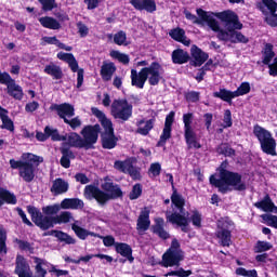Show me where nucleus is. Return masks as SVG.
I'll use <instances>...</instances> for the list:
<instances>
[{"label":"nucleus","mask_w":277,"mask_h":277,"mask_svg":"<svg viewBox=\"0 0 277 277\" xmlns=\"http://www.w3.org/2000/svg\"><path fill=\"white\" fill-rule=\"evenodd\" d=\"M39 3H41L42 10L44 12H51V10L57 8V3H55V0H39Z\"/></svg>","instance_id":"5fc2aeb1"},{"label":"nucleus","mask_w":277,"mask_h":277,"mask_svg":"<svg viewBox=\"0 0 277 277\" xmlns=\"http://www.w3.org/2000/svg\"><path fill=\"white\" fill-rule=\"evenodd\" d=\"M136 133H138V135H148L150 131H153V128L155 127V119H141L136 121Z\"/></svg>","instance_id":"a878e982"},{"label":"nucleus","mask_w":277,"mask_h":277,"mask_svg":"<svg viewBox=\"0 0 277 277\" xmlns=\"http://www.w3.org/2000/svg\"><path fill=\"white\" fill-rule=\"evenodd\" d=\"M184 122V133L186 144L189 148H200V145L196 142V133H194V129H192V122H194V115L188 113L183 115Z\"/></svg>","instance_id":"dca6fc26"},{"label":"nucleus","mask_w":277,"mask_h":277,"mask_svg":"<svg viewBox=\"0 0 277 277\" xmlns=\"http://www.w3.org/2000/svg\"><path fill=\"white\" fill-rule=\"evenodd\" d=\"M115 248L118 254H120L121 256H124L126 259H129L130 261H133V258H131L133 254V250L131 249V246L124 242H116Z\"/></svg>","instance_id":"c9c22d12"},{"label":"nucleus","mask_w":277,"mask_h":277,"mask_svg":"<svg viewBox=\"0 0 277 277\" xmlns=\"http://www.w3.org/2000/svg\"><path fill=\"white\" fill-rule=\"evenodd\" d=\"M271 77H277V56L274 58L273 64H268Z\"/></svg>","instance_id":"338daca9"},{"label":"nucleus","mask_w":277,"mask_h":277,"mask_svg":"<svg viewBox=\"0 0 277 277\" xmlns=\"http://www.w3.org/2000/svg\"><path fill=\"white\" fill-rule=\"evenodd\" d=\"M0 119L2 122L1 129H6V131H14V121L10 119V116H8L6 109H0Z\"/></svg>","instance_id":"58836bf2"},{"label":"nucleus","mask_w":277,"mask_h":277,"mask_svg":"<svg viewBox=\"0 0 277 277\" xmlns=\"http://www.w3.org/2000/svg\"><path fill=\"white\" fill-rule=\"evenodd\" d=\"M61 153L63 155L61 158V166L63 168H70V159H75V154L68 148V146H66V143H63Z\"/></svg>","instance_id":"7c9ffc66"},{"label":"nucleus","mask_w":277,"mask_h":277,"mask_svg":"<svg viewBox=\"0 0 277 277\" xmlns=\"http://www.w3.org/2000/svg\"><path fill=\"white\" fill-rule=\"evenodd\" d=\"M41 44H54L55 47H60V41L57 37H42Z\"/></svg>","instance_id":"0e129e2a"},{"label":"nucleus","mask_w":277,"mask_h":277,"mask_svg":"<svg viewBox=\"0 0 277 277\" xmlns=\"http://www.w3.org/2000/svg\"><path fill=\"white\" fill-rule=\"evenodd\" d=\"M62 211V203H55L52 206H45L42 208V213L49 217V215H57Z\"/></svg>","instance_id":"c03bdc74"},{"label":"nucleus","mask_w":277,"mask_h":277,"mask_svg":"<svg viewBox=\"0 0 277 277\" xmlns=\"http://www.w3.org/2000/svg\"><path fill=\"white\" fill-rule=\"evenodd\" d=\"M83 207H84L83 200L79 198H65L61 202L62 209L77 210V209H83Z\"/></svg>","instance_id":"c756f323"},{"label":"nucleus","mask_w":277,"mask_h":277,"mask_svg":"<svg viewBox=\"0 0 277 277\" xmlns=\"http://www.w3.org/2000/svg\"><path fill=\"white\" fill-rule=\"evenodd\" d=\"M110 57H113V60H118L121 64H129L130 62L129 55L116 50L110 52Z\"/></svg>","instance_id":"09e8293b"},{"label":"nucleus","mask_w":277,"mask_h":277,"mask_svg":"<svg viewBox=\"0 0 277 277\" xmlns=\"http://www.w3.org/2000/svg\"><path fill=\"white\" fill-rule=\"evenodd\" d=\"M65 124H69L71 129H78L81 127V119L79 117H75L74 119H65Z\"/></svg>","instance_id":"e2e57ef3"},{"label":"nucleus","mask_w":277,"mask_h":277,"mask_svg":"<svg viewBox=\"0 0 277 277\" xmlns=\"http://www.w3.org/2000/svg\"><path fill=\"white\" fill-rule=\"evenodd\" d=\"M256 8L259 11L264 13L265 16L268 14H276L277 11V2L274 0H261L256 3Z\"/></svg>","instance_id":"b1692460"},{"label":"nucleus","mask_w":277,"mask_h":277,"mask_svg":"<svg viewBox=\"0 0 277 277\" xmlns=\"http://www.w3.org/2000/svg\"><path fill=\"white\" fill-rule=\"evenodd\" d=\"M6 90L10 96H13V98H15L16 101H23V88L16 84V81L12 84H9Z\"/></svg>","instance_id":"a19ab883"},{"label":"nucleus","mask_w":277,"mask_h":277,"mask_svg":"<svg viewBox=\"0 0 277 277\" xmlns=\"http://www.w3.org/2000/svg\"><path fill=\"white\" fill-rule=\"evenodd\" d=\"M98 133H101V126H88L81 131L82 138V146L87 150L92 148L96 142H98Z\"/></svg>","instance_id":"2eb2a0df"},{"label":"nucleus","mask_w":277,"mask_h":277,"mask_svg":"<svg viewBox=\"0 0 277 277\" xmlns=\"http://www.w3.org/2000/svg\"><path fill=\"white\" fill-rule=\"evenodd\" d=\"M255 207L258 209H262V211H265V212L276 213V215L263 214L262 220H264V222H266L268 226H273V228H277V207L274 206V202H272L269 195H266L262 201L256 202Z\"/></svg>","instance_id":"9d476101"},{"label":"nucleus","mask_w":277,"mask_h":277,"mask_svg":"<svg viewBox=\"0 0 277 277\" xmlns=\"http://www.w3.org/2000/svg\"><path fill=\"white\" fill-rule=\"evenodd\" d=\"M217 230L216 236L221 241V246L227 247L230 246L232 240H230V230L226 229L228 228V223L224 221H219L217 222Z\"/></svg>","instance_id":"aec40b11"},{"label":"nucleus","mask_w":277,"mask_h":277,"mask_svg":"<svg viewBox=\"0 0 277 277\" xmlns=\"http://www.w3.org/2000/svg\"><path fill=\"white\" fill-rule=\"evenodd\" d=\"M44 161V158L34 154H23L22 160L11 159L9 161L12 170H18V175L25 183H31L36 179V168Z\"/></svg>","instance_id":"20e7f679"},{"label":"nucleus","mask_w":277,"mask_h":277,"mask_svg":"<svg viewBox=\"0 0 277 277\" xmlns=\"http://www.w3.org/2000/svg\"><path fill=\"white\" fill-rule=\"evenodd\" d=\"M5 241H8V232H5V228L0 226V254L2 255L8 254Z\"/></svg>","instance_id":"de8ad7c7"},{"label":"nucleus","mask_w":277,"mask_h":277,"mask_svg":"<svg viewBox=\"0 0 277 277\" xmlns=\"http://www.w3.org/2000/svg\"><path fill=\"white\" fill-rule=\"evenodd\" d=\"M265 21H266L267 25H269L271 27H277L276 13L266 15Z\"/></svg>","instance_id":"774afa93"},{"label":"nucleus","mask_w":277,"mask_h":277,"mask_svg":"<svg viewBox=\"0 0 277 277\" xmlns=\"http://www.w3.org/2000/svg\"><path fill=\"white\" fill-rule=\"evenodd\" d=\"M55 110L57 111V115L60 118L66 122L68 118H72L75 116V107L70 104H60L55 106Z\"/></svg>","instance_id":"393cba45"},{"label":"nucleus","mask_w":277,"mask_h":277,"mask_svg":"<svg viewBox=\"0 0 277 277\" xmlns=\"http://www.w3.org/2000/svg\"><path fill=\"white\" fill-rule=\"evenodd\" d=\"M16 205V195L8 189L0 187V207L3 205Z\"/></svg>","instance_id":"f704fd0d"},{"label":"nucleus","mask_w":277,"mask_h":277,"mask_svg":"<svg viewBox=\"0 0 277 277\" xmlns=\"http://www.w3.org/2000/svg\"><path fill=\"white\" fill-rule=\"evenodd\" d=\"M149 173L153 176H159L161 174V164L159 162H154L150 164Z\"/></svg>","instance_id":"680f3d73"},{"label":"nucleus","mask_w":277,"mask_h":277,"mask_svg":"<svg viewBox=\"0 0 277 277\" xmlns=\"http://www.w3.org/2000/svg\"><path fill=\"white\" fill-rule=\"evenodd\" d=\"M114 167L116 170H119V172L130 174V176L135 181L140 179V170L133 166V161L131 159H127L124 161L117 160L115 161Z\"/></svg>","instance_id":"f3484780"},{"label":"nucleus","mask_w":277,"mask_h":277,"mask_svg":"<svg viewBox=\"0 0 277 277\" xmlns=\"http://www.w3.org/2000/svg\"><path fill=\"white\" fill-rule=\"evenodd\" d=\"M74 233L77 238L81 239L82 241H84V239H88V237H100L98 234L78 226L74 227Z\"/></svg>","instance_id":"79ce46f5"},{"label":"nucleus","mask_w":277,"mask_h":277,"mask_svg":"<svg viewBox=\"0 0 277 277\" xmlns=\"http://www.w3.org/2000/svg\"><path fill=\"white\" fill-rule=\"evenodd\" d=\"M131 5H133L134 10H145V12H156L157 11V3L155 0H130Z\"/></svg>","instance_id":"412c9836"},{"label":"nucleus","mask_w":277,"mask_h":277,"mask_svg":"<svg viewBox=\"0 0 277 277\" xmlns=\"http://www.w3.org/2000/svg\"><path fill=\"white\" fill-rule=\"evenodd\" d=\"M55 237L60 239V241H64L67 245H75V238L70 237L68 234L64 232H55Z\"/></svg>","instance_id":"3c124183"},{"label":"nucleus","mask_w":277,"mask_h":277,"mask_svg":"<svg viewBox=\"0 0 277 277\" xmlns=\"http://www.w3.org/2000/svg\"><path fill=\"white\" fill-rule=\"evenodd\" d=\"M102 189H104V192L94 185H87L84 188V197L87 200H96L98 205H106L111 198H120V196H122L120 187L114 185V182L107 177L102 184Z\"/></svg>","instance_id":"7ed1b4c3"},{"label":"nucleus","mask_w":277,"mask_h":277,"mask_svg":"<svg viewBox=\"0 0 277 277\" xmlns=\"http://www.w3.org/2000/svg\"><path fill=\"white\" fill-rule=\"evenodd\" d=\"M39 23L45 29H54L55 30V29H60V27H62V25L60 24V22H57V19H55L53 17H49V16L40 17Z\"/></svg>","instance_id":"ea45409f"},{"label":"nucleus","mask_w":277,"mask_h":277,"mask_svg":"<svg viewBox=\"0 0 277 277\" xmlns=\"http://www.w3.org/2000/svg\"><path fill=\"white\" fill-rule=\"evenodd\" d=\"M228 162L223 161L219 168V179L211 175L210 183L217 187L221 194H228V192H246V182H243L241 174L226 170Z\"/></svg>","instance_id":"f03ea898"},{"label":"nucleus","mask_w":277,"mask_h":277,"mask_svg":"<svg viewBox=\"0 0 277 277\" xmlns=\"http://www.w3.org/2000/svg\"><path fill=\"white\" fill-rule=\"evenodd\" d=\"M137 230L146 232L150 228V208L145 207L137 219Z\"/></svg>","instance_id":"4be33fe9"},{"label":"nucleus","mask_w":277,"mask_h":277,"mask_svg":"<svg viewBox=\"0 0 277 277\" xmlns=\"http://www.w3.org/2000/svg\"><path fill=\"white\" fill-rule=\"evenodd\" d=\"M164 276L189 277L192 276V271H185L183 267H180L176 271H171L167 273Z\"/></svg>","instance_id":"603ef678"},{"label":"nucleus","mask_w":277,"mask_h":277,"mask_svg":"<svg viewBox=\"0 0 277 277\" xmlns=\"http://www.w3.org/2000/svg\"><path fill=\"white\" fill-rule=\"evenodd\" d=\"M267 250H272V243L265 241H258L255 246V252H267Z\"/></svg>","instance_id":"4d7b16f0"},{"label":"nucleus","mask_w":277,"mask_h":277,"mask_svg":"<svg viewBox=\"0 0 277 277\" xmlns=\"http://www.w3.org/2000/svg\"><path fill=\"white\" fill-rule=\"evenodd\" d=\"M142 196V185L135 184L129 195L130 200H137Z\"/></svg>","instance_id":"6e6d98bb"},{"label":"nucleus","mask_w":277,"mask_h":277,"mask_svg":"<svg viewBox=\"0 0 277 277\" xmlns=\"http://www.w3.org/2000/svg\"><path fill=\"white\" fill-rule=\"evenodd\" d=\"M143 72L149 85H159V81L163 79V67L157 62H153L149 66L143 68Z\"/></svg>","instance_id":"4468645a"},{"label":"nucleus","mask_w":277,"mask_h":277,"mask_svg":"<svg viewBox=\"0 0 277 277\" xmlns=\"http://www.w3.org/2000/svg\"><path fill=\"white\" fill-rule=\"evenodd\" d=\"M171 202L176 207V209L180 211L174 212L172 214L167 213V220L171 222V224H176L177 226H181L183 233L189 232V216L185 214V199H183V196H181L176 190L173 192L171 196Z\"/></svg>","instance_id":"423d86ee"},{"label":"nucleus","mask_w":277,"mask_h":277,"mask_svg":"<svg viewBox=\"0 0 277 277\" xmlns=\"http://www.w3.org/2000/svg\"><path fill=\"white\" fill-rule=\"evenodd\" d=\"M57 57L62 60V62H66L72 72H77L76 88H81V85H83V69H79V63L77 58H75V55L72 53L58 52Z\"/></svg>","instance_id":"ddd939ff"},{"label":"nucleus","mask_w":277,"mask_h":277,"mask_svg":"<svg viewBox=\"0 0 277 277\" xmlns=\"http://www.w3.org/2000/svg\"><path fill=\"white\" fill-rule=\"evenodd\" d=\"M173 64H187L189 62V54L181 49L172 52Z\"/></svg>","instance_id":"4c0bfd02"},{"label":"nucleus","mask_w":277,"mask_h":277,"mask_svg":"<svg viewBox=\"0 0 277 277\" xmlns=\"http://www.w3.org/2000/svg\"><path fill=\"white\" fill-rule=\"evenodd\" d=\"M169 36L173 40H176L177 42H182L185 47H189L192 44V41L185 36V30L181 28H175L169 32Z\"/></svg>","instance_id":"2f4dec72"},{"label":"nucleus","mask_w":277,"mask_h":277,"mask_svg":"<svg viewBox=\"0 0 277 277\" xmlns=\"http://www.w3.org/2000/svg\"><path fill=\"white\" fill-rule=\"evenodd\" d=\"M237 276H245V277H259V274L256 273V269L248 271L243 267H238L236 269Z\"/></svg>","instance_id":"864d4df0"},{"label":"nucleus","mask_w":277,"mask_h":277,"mask_svg":"<svg viewBox=\"0 0 277 277\" xmlns=\"http://www.w3.org/2000/svg\"><path fill=\"white\" fill-rule=\"evenodd\" d=\"M253 134L259 140L262 151L276 157V138L272 136V132L261 126H254Z\"/></svg>","instance_id":"1a4fd4ad"},{"label":"nucleus","mask_w":277,"mask_h":277,"mask_svg":"<svg viewBox=\"0 0 277 277\" xmlns=\"http://www.w3.org/2000/svg\"><path fill=\"white\" fill-rule=\"evenodd\" d=\"M27 211L29 215H31L32 222L41 228V230H49V228H53L54 224H68L70 222H75V217L71 212L64 211L58 215L54 216H44L40 210H38L34 206H28Z\"/></svg>","instance_id":"39448f33"},{"label":"nucleus","mask_w":277,"mask_h":277,"mask_svg":"<svg viewBox=\"0 0 277 277\" xmlns=\"http://www.w3.org/2000/svg\"><path fill=\"white\" fill-rule=\"evenodd\" d=\"M114 42L118 47H129V41H127V32L120 30L114 35Z\"/></svg>","instance_id":"a18cd8bd"},{"label":"nucleus","mask_w":277,"mask_h":277,"mask_svg":"<svg viewBox=\"0 0 277 277\" xmlns=\"http://www.w3.org/2000/svg\"><path fill=\"white\" fill-rule=\"evenodd\" d=\"M274 55H276L274 53V45L273 44H266L265 49H264V58H263V64H265L266 66H269V62H272V60H274Z\"/></svg>","instance_id":"49530a36"},{"label":"nucleus","mask_w":277,"mask_h":277,"mask_svg":"<svg viewBox=\"0 0 277 277\" xmlns=\"http://www.w3.org/2000/svg\"><path fill=\"white\" fill-rule=\"evenodd\" d=\"M15 273L18 277L31 274V268L29 267L27 260H25V258L22 255H17L16 258Z\"/></svg>","instance_id":"cd10ccee"},{"label":"nucleus","mask_w":277,"mask_h":277,"mask_svg":"<svg viewBox=\"0 0 277 277\" xmlns=\"http://www.w3.org/2000/svg\"><path fill=\"white\" fill-rule=\"evenodd\" d=\"M215 16L222 22L224 29L220 27V23L211 17L209 18V27L212 31H216L219 40H222L223 42H232L233 44L239 42L248 44V37L238 31L243 28V24L239 22V16H237L235 12L224 11L216 13Z\"/></svg>","instance_id":"f257e3e1"},{"label":"nucleus","mask_w":277,"mask_h":277,"mask_svg":"<svg viewBox=\"0 0 277 277\" xmlns=\"http://www.w3.org/2000/svg\"><path fill=\"white\" fill-rule=\"evenodd\" d=\"M146 75L144 74V69H141L137 72L136 69L131 70V83L134 88L138 90H144V85L146 84Z\"/></svg>","instance_id":"5701e85b"},{"label":"nucleus","mask_w":277,"mask_h":277,"mask_svg":"<svg viewBox=\"0 0 277 277\" xmlns=\"http://www.w3.org/2000/svg\"><path fill=\"white\" fill-rule=\"evenodd\" d=\"M185 261V252L181 250V242L173 239L170 248L162 254L161 267H180L181 262Z\"/></svg>","instance_id":"6e6552de"},{"label":"nucleus","mask_w":277,"mask_h":277,"mask_svg":"<svg viewBox=\"0 0 277 277\" xmlns=\"http://www.w3.org/2000/svg\"><path fill=\"white\" fill-rule=\"evenodd\" d=\"M190 55L193 57V63L195 64V66H202L203 62H207V58L209 57V55H207V53L200 50V48H198L197 45L192 47Z\"/></svg>","instance_id":"bb28decb"},{"label":"nucleus","mask_w":277,"mask_h":277,"mask_svg":"<svg viewBox=\"0 0 277 277\" xmlns=\"http://www.w3.org/2000/svg\"><path fill=\"white\" fill-rule=\"evenodd\" d=\"M44 133H47L48 137H51L53 142H66V136L60 135L57 129H53L48 126L44 128Z\"/></svg>","instance_id":"37998d69"},{"label":"nucleus","mask_w":277,"mask_h":277,"mask_svg":"<svg viewBox=\"0 0 277 277\" xmlns=\"http://www.w3.org/2000/svg\"><path fill=\"white\" fill-rule=\"evenodd\" d=\"M250 92V83L242 82L236 91H228L226 89H221L219 92H214L213 96L215 98H221V101H225V103H233V98H237L239 96H243L249 94Z\"/></svg>","instance_id":"f8f14e48"},{"label":"nucleus","mask_w":277,"mask_h":277,"mask_svg":"<svg viewBox=\"0 0 277 277\" xmlns=\"http://www.w3.org/2000/svg\"><path fill=\"white\" fill-rule=\"evenodd\" d=\"M91 111L95 118H98L104 129V133L102 134L103 148H108L109 150L116 148L117 140L116 135H114V124L111 123V120L107 119L105 113L96 107L91 108Z\"/></svg>","instance_id":"0eeeda50"},{"label":"nucleus","mask_w":277,"mask_h":277,"mask_svg":"<svg viewBox=\"0 0 277 277\" xmlns=\"http://www.w3.org/2000/svg\"><path fill=\"white\" fill-rule=\"evenodd\" d=\"M114 72H116V65L114 63H104L102 65L101 77L103 81H111Z\"/></svg>","instance_id":"473e14b6"},{"label":"nucleus","mask_w":277,"mask_h":277,"mask_svg":"<svg viewBox=\"0 0 277 277\" xmlns=\"http://www.w3.org/2000/svg\"><path fill=\"white\" fill-rule=\"evenodd\" d=\"M68 187H69L68 182L58 177L53 181L51 192L55 196H60L62 194H66V192H68Z\"/></svg>","instance_id":"c85d7f7f"},{"label":"nucleus","mask_w":277,"mask_h":277,"mask_svg":"<svg viewBox=\"0 0 277 277\" xmlns=\"http://www.w3.org/2000/svg\"><path fill=\"white\" fill-rule=\"evenodd\" d=\"M15 243H17L19 250H24L25 252H31L34 250L31 243L28 241L15 239Z\"/></svg>","instance_id":"13d9d810"},{"label":"nucleus","mask_w":277,"mask_h":277,"mask_svg":"<svg viewBox=\"0 0 277 277\" xmlns=\"http://www.w3.org/2000/svg\"><path fill=\"white\" fill-rule=\"evenodd\" d=\"M111 116L127 122L133 116V106L127 100H115L111 104Z\"/></svg>","instance_id":"9b49d317"},{"label":"nucleus","mask_w":277,"mask_h":277,"mask_svg":"<svg viewBox=\"0 0 277 277\" xmlns=\"http://www.w3.org/2000/svg\"><path fill=\"white\" fill-rule=\"evenodd\" d=\"M68 146H72L74 148H83V138L77 134L76 132H71L65 135Z\"/></svg>","instance_id":"e433bc0d"},{"label":"nucleus","mask_w":277,"mask_h":277,"mask_svg":"<svg viewBox=\"0 0 277 277\" xmlns=\"http://www.w3.org/2000/svg\"><path fill=\"white\" fill-rule=\"evenodd\" d=\"M184 14L187 21H192L195 25H199V27H205L209 25V13L202 9H197V15L192 14L189 11H184Z\"/></svg>","instance_id":"a211bd4d"},{"label":"nucleus","mask_w":277,"mask_h":277,"mask_svg":"<svg viewBox=\"0 0 277 277\" xmlns=\"http://www.w3.org/2000/svg\"><path fill=\"white\" fill-rule=\"evenodd\" d=\"M14 82L15 80L12 79V76H10V74L0 70V83L2 85H6V88H10V85H12V83Z\"/></svg>","instance_id":"8fccbe9b"},{"label":"nucleus","mask_w":277,"mask_h":277,"mask_svg":"<svg viewBox=\"0 0 277 277\" xmlns=\"http://www.w3.org/2000/svg\"><path fill=\"white\" fill-rule=\"evenodd\" d=\"M192 223L197 228H200V224L202 222V215L198 211H193V215L190 216Z\"/></svg>","instance_id":"052dcab7"},{"label":"nucleus","mask_w":277,"mask_h":277,"mask_svg":"<svg viewBox=\"0 0 277 277\" xmlns=\"http://www.w3.org/2000/svg\"><path fill=\"white\" fill-rule=\"evenodd\" d=\"M172 124H174V111L169 113V115L166 117L164 128L162 134L160 135L158 146H164L166 142L172 137Z\"/></svg>","instance_id":"6ab92c4d"},{"label":"nucleus","mask_w":277,"mask_h":277,"mask_svg":"<svg viewBox=\"0 0 277 277\" xmlns=\"http://www.w3.org/2000/svg\"><path fill=\"white\" fill-rule=\"evenodd\" d=\"M155 235H158L160 239H170V233L166 230L164 227H158L157 229H154Z\"/></svg>","instance_id":"69168bd1"},{"label":"nucleus","mask_w":277,"mask_h":277,"mask_svg":"<svg viewBox=\"0 0 277 277\" xmlns=\"http://www.w3.org/2000/svg\"><path fill=\"white\" fill-rule=\"evenodd\" d=\"M77 29H78V34H79L80 38H85V37H88V34H90V28H88L85 26V24H83L81 22H79L77 24Z\"/></svg>","instance_id":"bf43d9fd"},{"label":"nucleus","mask_w":277,"mask_h":277,"mask_svg":"<svg viewBox=\"0 0 277 277\" xmlns=\"http://www.w3.org/2000/svg\"><path fill=\"white\" fill-rule=\"evenodd\" d=\"M45 75H50L53 79H62L64 77V71H62V67L60 65H55L54 63H50L44 67Z\"/></svg>","instance_id":"72a5a7b5"}]
</instances>
